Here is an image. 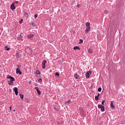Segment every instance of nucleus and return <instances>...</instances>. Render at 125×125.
<instances>
[{"instance_id": "32", "label": "nucleus", "mask_w": 125, "mask_h": 125, "mask_svg": "<svg viewBox=\"0 0 125 125\" xmlns=\"http://www.w3.org/2000/svg\"><path fill=\"white\" fill-rule=\"evenodd\" d=\"M28 83H29V84H31V83H32V81L30 80V81L28 82Z\"/></svg>"}, {"instance_id": "21", "label": "nucleus", "mask_w": 125, "mask_h": 125, "mask_svg": "<svg viewBox=\"0 0 125 125\" xmlns=\"http://www.w3.org/2000/svg\"><path fill=\"white\" fill-rule=\"evenodd\" d=\"M55 77H59V73L58 72H56L55 74Z\"/></svg>"}, {"instance_id": "23", "label": "nucleus", "mask_w": 125, "mask_h": 125, "mask_svg": "<svg viewBox=\"0 0 125 125\" xmlns=\"http://www.w3.org/2000/svg\"><path fill=\"white\" fill-rule=\"evenodd\" d=\"M105 103V100L102 101V105H104V104Z\"/></svg>"}, {"instance_id": "30", "label": "nucleus", "mask_w": 125, "mask_h": 125, "mask_svg": "<svg viewBox=\"0 0 125 125\" xmlns=\"http://www.w3.org/2000/svg\"><path fill=\"white\" fill-rule=\"evenodd\" d=\"M34 17H35V19L37 18H38V15H37V14L35 15Z\"/></svg>"}, {"instance_id": "10", "label": "nucleus", "mask_w": 125, "mask_h": 125, "mask_svg": "<svg viewBox=\"0 0 125 125\" xmlns=\"http://www.w3.org/2000/svg\"><path fill=\"white\" fill-rule=\"evenodd\" d=\"M88 52V53H90V54H92V53H93V50L91 48H89Z\"/></svg>"}, {"instance_id": "33", "label": "nucleus", "mask_w": 125, "mask_h": 125, "mask_svg": "<svg viewBox=\"0 0 125 125\" xmlns=\"http://www.w3.org/2000/svg\"><path fill=\"white\" fill-rule=\"evenodd\" d=\"M66 103H67L68 104H70L71 103V101L69 100Z\"/></svg>"}, {"instance_id": "4", "label": "nucleus", "mask_w": 125, "mask_h": 125, "mask_svg": "<svg viewBox=\"0 0 125 125\" xmlns=\"http://www.w3.org/2000/svg\"><path fill=\"white\" fill-rule=\"evenodd\" d=\"M7 79H10V81H12L13 82L15 81V78H14V77H11L10 75H7Z\"/></svg>"}, {"instance_id": "34", "label": "nucleus", "mask_w": 125, "mask_h": 125, "mask_svg": "<svg viewBox=\"0 0 125 125\" xmlns=\"http://www.w3.org/2000/svg\"><path fill=\"white\" fill-rule=\"evenodd\" d=\"M13 3H14V4L15 3H18V1H14Z\"/></svg>"}, {"instance_id": "16", "label": "nucleus", "mask_w": 125, "mask_h": 125, "mask_svg": "<svg viewBox=\"0 0 125 125\" xmlns=\"http://www.w3.org/2000/svg\"><path fill=\"white\" fill-rule=\"evenodd\" d=\"M20 96L21 99H24V95L21 93H20Z\"/></svg>"}, {"instance_id": "6", "label": "nucleus", "mask_w": 125, "mask_h": 125, "mask_svg": "<svg viewBox=\"0 0 125 125\" xmlns=\"http://www.w3.org/2000/svg\"><path fill=\"white\" fill-rule=\"evenodd\" d=\"M13 90L15 91L16 95H18V88L16 87H15L13 89Z\"/></svg>"}, {"instance_id": "28", "label": "nucleus", "mask_w": 125, "mask_h": 125, "mask_svg": "<svg viewBox=\"0 0 125 125\" xmlns=\"http://www.w3.org/2000/svg\"><path fill=\"white\" fill-rule=\"evenodd\" d=\"M22 21H23V19H21V21H19L20 24H21V23H22Z\"/></svg>"}, {"instance_id": "8", "label": "nucleus", "mask_w": 125, "mask_h": 125, "mask_svg": "<svg viewBox=\"0 0 125 125\" xmlns=\"http://www.w3.org/2000/svg\"><path fill=\"white\" fill-rule=\"evenodd\" d=\"M35 89H36V90H37L39 95H41V94H42V92L39 89V87H35Z\"/></svg>"}, {"instance_id": "36", "label": "nucleus", "mask_w": 125, "mask_h": 125, "mask_svg": "<svg viewBox=\"0 0 125 125\" xmlns=\"http://www.w3.org/2000/svg\"><path fill=\"white\" fill-rule=\"evenodd\" d=\"M97 96H98V97H99V96H100V93H98Z\"/></svg>"}, {"instance_id": "18", "label": "nucleus", "mask_w": 125, "mask_h": 125, "mask_svg": "<svg viewBox=\"0 0 125 125\" xmlns=\"http://www.w3.org/2000/svg\"><path fill=\"white\" fill-rule=\"evenodd\" d=\"M101 90H102V88L101 87L98 88V91H99V92H101Z\"/></svg>"}, {"instance_id": "14", "label": "nucleus", "mask_w": 125, "mask_h": 125, "mask_svg": "<svg viewBox=\"0 0 125 125\" xmlns=\"http://www.w3.org/2000/svg\"><path fill=\"white\" fill-rule=\"evenodd\" d=\"M27 37H28V39H32V38L34 37V35L30 34L28 35Z\"/></svg>"}, {"instance_id": "38", "label": "nucleus", "mask_w": 125, "mask_h": 125, "mask_svg": "<svg viewBox=\"0 0 125 125\" xmlns=\"http://www.w3.org/2000/svg\"><path fill=\"white\" fill-rule=\"evenodd\" d=\"M19 37H21L22 39V35H20Z\"/></svg>"}, {"instance_id": "3", "label": "nucleus", "mask_w": 125, "mask_h": 125, "mask_svg": "<svg viewBox=\"0 0 125 125\" xmlns=\"http://www.w3.org/2000/svg\"><path fill=\"white\" fill-rule=\"evenodd\" d=\"M91 71H89L88 72H87V73L85 74V77L87 79H88V78H89V77H90V75H91Z\"/></svg>"}, {"instance_id": "9", "label": "nucleus", "mask_w": 125, "mask_h": 125, "mask_svg": "<svg viewBox=\"0 0 125 125\" xmlns=\"http://www.w3.org/2000/svg\"><path fill=\"white\" fill-rule=\"evenodd\" d=\"M11 9H12V10H14V9H15V8H16V7H15V6L14 5V3H12L11 7H10Z\"/></svg>"}, {"instance_id": "1", "label": "nucleus", "mask_w": 125, "mask_h": 125, "mask_svg": "<svg viewBox=\"0 0 125 125\" xmlns=\"http://www.w3.org/2000/svg\"><path fill=\"white\" fill-rule=\"evenodd\" d=\"M86 26V30H85V34H87L89 31H90V23L86 22L85 24Z\"/></svg>"}, {"instance_id": "29", "label": "nucleus", "mask_w": 125, "mask_h": 125, "mask_svg": "<svg viewBox=\"0 0 125 125\" xmlns=\"http://www.w3.org/2000/svg\"><path fill=\"white\" fill-rule=\"evenodd\" d=\"M42 79H40L39 80V83H42Z\"/></svg>"}, {"instance_id": "37", "label": "nucleus", "mask_w": 125, "mask_h": 125, "mask_svg": "<svg viewBox=\"0 0 125 125\" xmlns=\"http://www.w3.org/2000/svg\"><path fill=\"white\" fill-rule=\"evenodd\" d=\"M80 6H81V5L80 4H78L77 5V7H80Z\"/></svg>"}, {"instance_id": "13", "label": "nucleus", "mask_w": 125, "mask_h": 125, "mask_svg": "<svg viewBox=\"0 0 125 125\" xmlns=\"http://www.w3.org/2000/svg\"><path fill=\"white\" fill-rule=\"evenodd\" d=\"M24 16H25V17L26 18H29V15L28 14V13H27V12H24Z\"/></svg>"}, {"instance_id": "26", "label": "nucleus", "mask_w": 125, "mask_h": 125, "mask_svg": "<svg viewBox=\"0 0 125 125\" xmlns=\"http://www.w3.org/2000/svg\"><path fill=\"white\" fill-rule=\"evenodd\" d=\"M36 74L40 75V74H41V73H40V71L37 70V71H36Z\"/></svg>"}, {"instance_id": "31", "label": "nucleus", "mask_w": 125, "mask_h": 125, "mask_svg": "<svg viewBox=\"0 0 125 125\" xmlns=\"http://www.w3.org/2000/svg\"><path fill=\"white\" fill-rule=\"evenodd\" d=\"M17 67H18V68H21V65H17Z\"/></svg>"}, {"instance_id": "5", "label": "nucleus", "mask_w": 125, "mask_h": 125, "mask_svg": "<svg viewBox=\"0 0 125 125\" xmlns=\"http://www.w3.org/2000/svg\"><path fill=\"white\" fill-rule=\"evenodd\" d=\"M45 64H46V61L43 60L42 63V69H45Z\"/></svg>"}, {"instance_id": "27", "label": "nucleus", "mask_w": 125, "mask_h": 125, "mask_svg": "<svg viewBox=\"0 0 125 125\" xmlns=\"http://www.w3.org/2000/svg\"><path fill=\"white\" fill-rule=\"evenodd\" d=\"M31 25L32 26H33V27H35V26H36V24L34 23H31Z\"/></svg>"}, {"instance_id": "24", "label": "nucleus", "mask_w": 125, "mask_h": 125, "mask_svg": "<svg viewBox=\"0 0 125 125\" xmlns=\"http://www.w3.org/2000/svg\"><path fill=\"white\" fill-rule=\"evenodd\" d=\"M17 40H18V41H21V40H22V38L20 37H18Z\"/></svg>"}, {"instance_id": "2", "label": "nucleus", "mask_w": 125, "mask_h": 125, "mask_svg": "<svg viewBox=\"0 0 125 125\" xmlns=\"http://www.w3.org/2000/svg\"><path fill=\"white\" fill-rule=\"evenodd\" d=\"M105 104L102 105V104H99L98 105V107L99 109H101V112H104L105 111Z\"/></svg>"}, {"instance_id": "22", "label": "nucleus", "mask_w": 125, "mask_h": 125, "mask_svg": "<svg viewBox=\"0 0 125 125\" xmlns=\"http://www.w3.org/2000/svg\"><path fill=\"white\" fill-rule=\"evenodd\" d=\"M104 13L105 14H108V13H109V11L108 10H104Z\"/></svg>"}, {"instance_id": "7", "label": "nucleus", "mask_w": 125, "mask_h": 125, "mask_svg": "<svg viewBox=\"0 0 125 125\" xmlns=\"http://www.w3.org/2000/svg\"><path fill=\"white\" fill-rule=\"evenodd\" d=\"M16 73L19 74V75H22V72L20 71V69L19 68H16Z\"/></svg>"}, {"instance_id": "15", "label": "nucleus", "mask_w": 125, "mask_h": 125, "mask_svg": "<svg viewBox=\"0 0 125 125\" xmlns=\"http://www.w3.org/2000/svg\"><path fill=\"white\" fill-rule=\"evenodd\" d=\"M73 49H74V50H77V49H78L79 50H80L81 48L79 46H75L73 48Z\"/></svg>"}, {"instance_id": "20", "label": "nucleus", "mask_w": 125, "mask_h": 125, "mask_svg": "<svg viewBox=\"0 0 125 125\" xmlns=\"http://www.w3.org/2000/svg\"><path fill=\"white\" fill-rule=\"evenodd\" d=\"M83 39H80L79 43H83Z\"/></svg>"}, {"instance_id": "17", "label": "nucleus", "mask_w": 125, "mask_h": 125, "mask_svg": "<svg viewBox=\"0 0 125 125\" xmlns=\"http://www.w3.org/2000/svg\"><path fill=\"white\" fill-rule=\"evenodd\" d=\"M74 77L76 79H80V76H78V74H75Z\"/></svg>"}, {"instance_id": "19", "label": "nucleus", "mask_w": 125, "mask_h": 125, "mask_svg": "<svg viewBox=\"0 0 125 125\" xmlns=\"http://www.w3.org/2000/svg\"><path fill=\"white\" fill-rule=\"evenodd\" d=\"M98 99H99V97H98L97 96L95 97V100L97 101V100H98Z\"/></svg>"}, {"instance_id": "39", "label": "nucleus", "mask_w": 125, "mask_h": 125, "mask_svg": "<svg viewBox=\"0 0 125 125\" xmlns=\"http://www.w3.org/2000/svg\"><path fill=\"white\" fill-rule=\"evenodd\" d=\"M10 110H11V106L10 107Z\"/></svg>"}, {"instance_id": "11", "label": "nucleus", "mask_w": 125, "mask_h": 125, "mask_svg": "<svg viewBox=\"0 0 125 125\" xmlns=\"http://www.w3.org/2000/svg\"><path fill=\"white\" fill-rule=\"evenodd\" d=\"M8 84L9 85H13V81L10 80V81H8Z\"/></svg>"}, {"instance_id": "12", "label": "nucleus", "mask_w": 125, "mask_h": 125, "mask_svg": "<svg viewBox=\"0 0 125 125\" xmlns=\"http://www.w3.org/2000/svg\"><path fill=\"white\" fill-rule=\"evenodd\" d=\"M110 106L111 108H115V106L114 105V102L111 101L110 103Z\"/></svg>"}, {"instance_id": "35", "label": "nucleus", "mask_w": 125, "mask_h": 125, "mask_svg": "<svg viewBox=\"0 0 125 125\" xmlns=\"http://www.w3.org/2000/svg\"><path fill=\"white\" fill-rule=\"evenodd\" d=\"M53 107H54V109H55V110H57V108H56V107H55L54 105H53Z\"/></svg>"}, {"instance_id": "25", "label": "nucleus", "mask_w": 125, "mask_h": 125, "mask_svg": "<svg viewBox=\"0 0 125 125\" xmlns=\"http://www.w3.org/2000/svg\"><path fill=\"white\" fill-rule=\"evenodd\" d=\"M5 48L6 50H9V48H8L7 46H6Z\"/></svg>"}]
</instances>
